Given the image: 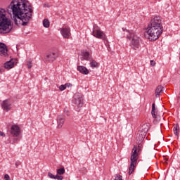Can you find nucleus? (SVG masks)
<instances>
[{
	"mask_svg": "<svg viewBox=\"0 0 180 180\" xmlns=\"http://www.w3.org/2000/svg\"><path fill=\"white\" fill-rule=\"evenodd\" d=\"M8 8L11 9L13 14L15 18L14 23L17 26H27L30 19H32V13L33 9L30 3L26 0H13L8 6Z\"/></svg>",
	"mask_w": 180,
	"mask_h": 180,
	"instance_id": "obj_1",
	"label": "nucleus"
},
{
	"mask_svg": "<svg viewBox=\"0 0 180 180\" xmlns=\"http://www.w3.org/2000/svg\"><path fill=\"white\" fill-rule=\"evenodd\" d=\"M164 32L162 18L160 15L153 16L146 28V36L150 41H155Z\"/></svg>",
	"mask_w": 180,
	"mask_h": 180,
	"instance_id": "obj_2",
	"label": "nucleus"
},
{
	"mask_svg": "<svg viewBox=\"0 0 180 180\" xmlns=\"http://www.w3.org/2000/svg\"><path fill=\"white\" fill-rule=\"evenodd\" d=\"M12 29H13V25L11 20L6 17V10L0 8V34L11 33Z\"/></svg>",
	"mask_w": 180,
	"mask_h": 180,
	"instance_id": "obj_3",
	"label": "nucleus"
},
{
	"mask_svg": "<svg viewBox=\"0 0 180 180\" xmlns=\"http://www.w3.org/2000/svg\"><path fill=\"white\" fill-rule=\"evenodd\" d=\"M143 147V144L141 143H138L137 146H134L131 150V154L130 157V165L129 167V175H131L133 172H134V169H136V167H137V160H139V155L141 153V148Z\"/></svg>",
	"mask_w": 180,
	"mask_h": 180,
	"instance_id": "obj_4",
	"label": "nucleus"
},
{
	"mask_svg": "<svg viewBox=\"0 0 180 180\" xmlns=\"http://www.w3.org/2000/svg\"><path fill=\"white\" fill-rule=\"evenodd\" d=\"M122 32H124V36H126V38L128 39V40H131L130 46L133 50H138V49H140V37L124 27H122Z\"/></svg>",
	"mask_w": 180,
	"mask_h": 180,
	"instance_id": "obj_5",
	"label": "nucleus"
},
{
	"mask_svg": "<svg viewBox=\"0 0 180 180\" xmlns=\"http://www.w3.org/2000/svg\"><path fill=\"white\" fill-rule=\"evenodd\" d=\"M11 134L13 136L9 138V143L10 144H14V143H16V141L19 140L18 138H16L20 134V128L19 126L13 125L11 128Z\"/></svg>",
	"mask_w": 180,
	"mask_h": 180,
	"instance_id": "obj_6",
	"label": "nucleus"
},
{
	"mask_svg": "<svg viewBox=\"0 0 180 180\" xmlns=\"http://www.w3.org/2000/svg\"><path fill=\"white\" fill-rule=\"evenodd\" d=\"M92 34L94 37H96V39H101L103 41L106 40V36L105 35V33L101 30L98 26H94L93 27Z\"/></svg>",
	"mask_w": 180,
	"mask_h": 180,
	"instance_id": "obj_7",
	"label": "nucleus"
},
{
	"mask_svg": "<svg viewBox=\"0 0 180 180\" xmlns=\"http://www.w3.org/2000/svg\"><path fill=\"white\" fill-rule=\"evenodd\" d=\"M73 103L77 105L79 108H82L84 105V96L79 93L75 95V99L73 100Z\"/></svg>",
	"mask_w": 180,
	"mask_h": 180,
	"instance_id": "obj_8",
	"label": "nucleus"
},
{
	"mask_svg": "<svg viewBox=\"0 0 180 180\" xmlns=\"http://www.w3.org/2000/svg\"><path fill=\"white\" fill-rule=\"evenodd\" d=\"M150 130V124H143L141 127V130L139 131V136H141L140 141H143L146 138V134H147V131Z\"/></svg>",
	"mask_w": 180,
	"mask_h": 180,
	"instance_id": "obj_9",
	"label": "nucleus"
},
{
	"mask_svg": "<svg viewBox=\"0 0 180 180\" xmlns=\"http://www.w3.org/2000/svg\"><path fill=\"white\" fill-rule=\"evenodd\" d=\"M1 109L5 112H9L12 109V101L6 99L1 103Z\"/></svg>",
	"mask_w": 180,
	"mask_h": 180,
	"instance_id": "obj_10",
	"label": "nucleus"
},
{
	"mask_svg": "<svg viewBox=\"0 0 180 180\" xmlns=\"http://www.w3.org/2000/svg\"><path fill=\"white\" fill-rule=\"evenodd\" d=\"M58 57V53L56 51H52L46 53L45 60L49 61V63H53Z\"/></svg>",
	"mask_w": 180,
	"mask_h": 180,
	"instance_id": "obj_11",
	"label": "nucleus"
},
{
	"mask_svg": "<svg viewBox=\"0 0 180 180\" xmlns=\"http://www.w3.org/2000/svg\"><path fill=\"white\" fill-rule=\"evenodd\" d=\"M18 64V58L11 59L4 64L5 70H12Z\"/></svg>",
	"mask_w": 180,
	"mask_h": 180,
	"instance_id": "obj_12",
	"label": "nucleus"
},
{
	"mask_svg": "<svg viewBox=\"0 0 180 180\" xmlns=\"http://www.w3.org/2000/svg\"><path fill=\"white\" fill-rule=\"evenodd\" d=\"M60 32L63 39H70L71 36V28H70V27H63L60 29Z\"/></svg>",
	"mask_w": 180,
	"mask_h": 180,
	"instance_id": "obj_13",
	"label": "nucleus"
},
{
	"mask_svg": "<svg viewBox=\"0 0 180 180\" xmlns=\"http://www.w3.org/2000/svg\"><path fill=\"white\" fill-rule=\"evenodd\" d=\"M0 56L1 57H8V46L2 42H0Z\"/></svg>",
	"mask_w": 180,
	"mask_h": 180,
	"instance_id": "obj_14",
	"label": "nucleus"
},
{
	"mask_svg": "<svg viewBox=\"0 0 180 180\" xmlns=\"http://www.w3.org/2000/svg\"><path fill=\"white\" fill-rule=\"evenodd\" d=\"M65 122V117H64V115L58 116L57 119L58 129H61V127H63V126L64 125Z\"/></svg>",
	"mask_w": 180,
	"mask_h": 180,
	"instance_id": "obj_15",
	"label": "nucleus"
},
{
	"mask_svg": "<svg viewBox=\"0 0 180 180\" xmlns=\"http://www.w3.org/2000/svg\"><path fill=\"white\" fill-rule=\"evenodd\" d=\"M77 71H79L81 74H84V75H88L89 74V70L85 66H77Z\"/></svg>",
	"mask_w": 180,
	"mask_h": 180,
	"instance_id": "obj_16",
	"label": "nucleus"
},
{
	"mask_svg": "<svg viewBox=\"0 0 180 180\" xmlns=\"http://www.w3.org/2000/svg\"><path fill=\"white\" fill-rule=\"evenodd\" d=\"M82 60H85L86 61H89L91 60V54L86 51H83L82 52Z\"/></svg>",
	"mask_w": 180,
	"mask_h": 180,
	"instance_id": "obj_17",
	"label": "nucleus"
},
{
	"mask_svg": "<svg viewBox=\"0 0 180 180\" xmlns=\"http://www.w3.org/2000/svg\"><path fill=\"white\" fill-rule=\"evenodd\" d=\"M164 92V86L159 85L157 86L155 91V95L156 98H158L161 94Z\"/></svg>",
	"mask_w": 180,
	"mask_h": 180,
	"instance_id": "obj_18",
	"label": "nucleus"
},
{
	"mask_svg": "<svg viewBox=\"0 0 180 180\" xmlns=\"http://www.w3.org/2000/svg\"><path fill=\"white\" fill-rule=\"evenodd\" d=\"M174 134L178 137L179 136V125L176 124L173 128Z\"/></svg>",
	"mask_w": 180,
	"mask_h": 180,
	"instance_id": "obj_19",
	"label": "nucleus"
},
{
	"mask_svg": "<svg viewBox=\"0 0 180 180\" xmlns=\"http://www.w3.org/2000/svg\"><path fill=\"white\" fill-rule=\"evenodd\" d=\"M151 115L154 119L157 118V114L155 113V103L152 104V111H151Z\"/></svg>",
	"mask_w": 180,
	"mask_h": 180,
	"instance_id": "obj_20",
	"label": "nucleus"
},
{
	"mask_svg": "<svg viewBox=\"0 0 180 180\" xmlns=\"http://www.w3.org/2000/svg\"><path fill=\"white\" fill-rule=\"evenodd\" d=\"M58 175H64L65 174V169L64 167H61L58 169L56 171Z\"/></svg>",
	"mask_w": 180,
	"mask_h": 180,
	"instance_id": "obj_21",
	"label": "nucleus"
},
{
	"mask_svg": "<svg viewBox=\"0 0 180 180\" xmlns=\"http://www.w3.org/2000/svg\"><path fill=\"white\" fill-rule=\"evenodd\" d=\"M43 26H44V27H50V21H49V20L48 19H44V20H43Z\"/></svg>",
	"mask_w": 180,
	"mask_h": 180,
	"instance_id": "obj_22",
	"label": "nucleus"
},
{
	"mask_svg": "<svg viewBox=\"0 0 180 180\" xmlns=\"http://www.w3.org/2000/svg\"><path fill=\"white\" fill-rule=\"evenodd\" d=\"M98 65H99V63H98V62L95 60H92L90 63V66L91 67V68H98Z\"/></svg>",
	"mask_w": 180,
	"mask_h": 180,
	"instance_id": "obj_23",
	"label": "nucleus"
},
{
	"mask_svg": "<svg viewBox=\"0 0 180 180\" xmlns=\"http://www.w3.org/2000/svg\"><path fill=\"white\" fill-rule=\"evenodd\" d=\"M48 176H49V178H51V179H56V176L53 175V174L51 173V172H49V173H48Z\"/></svg>",
	"mask_w": 180,
	"mask_h": 180,
	"instance_id": "obj_24",
	"label": "nucleus"
},
{
	"mask_svg": "<svg viewBox=\"0 0 180 180\" xmlns=\"http://www.w3.org/2000/svg\"><path fill=\"white\" fill-rule=\"evenodd\" d=\"M55 179L63 180V179H64V177H63V176H61V175L57 174L55 176Z\"/></svg>",
	"mask_w": 180,
	"mask_h": 180,
	"instance_id": "obj_25",
	"label": "nucleus"
},
{
	"mask_svg": "<svg viewBox=\"0 0 180 180\" xmlns=\"http://www.w3.org/2000/svg\"><path fill=\"white\" fill-rule=\"evenodd\" d=\"M64 113L66 115V116H70V111L68 110V108H64Z\"/></svg>",
	"mask_w": 180,
	"mask_h": 180,
	"instance_id": "obj_26",
	"label": "nucleus"
},
{
	"mask_svg": "<svg viewBox=\"0 0 180 180\" xmlns=\"http://www.w3.org/2000/svg\"><path fill=\"white\" fill-rule=\"evenodd\" d=\"M59 89L60 91H65V89H66L65 88V84H62L59 86Z\"/></svg>",
	"mask_w": 180,
	"mask_h": 180,
	"instance_id": "obj_27",
	"label": "nucleus"
},
{
	"mask_svg": "<svg viewBox=\"0 0 180 180\" xmlns=\"http://www.w3.org/2000/svg\"><path fill=\"white\" fill-rule=\"evenodd\" d=\"M115 180H123V177L121 175H117L115 177Z\"/></svg>",
	"mask_w": 180,
	"mask_h": 180,
	"instance_id": "obj_28",
	"label": "nucleus"
},
{
	"mask_svg": "<svg viewBox=\"0 0 180 180\" xmlns=\"http://www.w3.org/2000/svg\"><path fill=\"white\" fill-rule=\"evenodd\" d=\"M4 179L6 180H11V177L9 176V174H5L4 175Z\"/></svg>",
	"mask_w": 180,
	"mask_h": 180,
	"instance_id": "obj_29",
	"label": "nucleus"
},
{
	"mask_svg": "<svg viewBox=\"0 0 180 180\" xmlns=\"http://www.w3.org/2000/svg\"><path fill=\"white\" fill-rule=\"evenodd\" d=\"M65 86L66 89H67V88H70V86H71V83H66V84H65Z\"/></svg>",
	"mask_w": 180,
	"mask_h": 180,
	"instance_id": "obj_30",
	"label": "nucleus"
},
{
	"mask_svg": "<svg viewBox=\"0 0 180 180\" xmlns=\"http://www.w3.org/2000/svg\"><path fill=\"white\" fill-rule=\"evenodd\" d=\"M0 137H5V133H4L2 131H0Z\"/></svg>",
	"mask_w": 180,
	"mask_h": 180,
	"instance_id": "obj_31",
	"label": "nucleus"
},
{
	"mask_svg": "<svg viewBox=\"0 0 180 180\" xmlns=\"http://www.w3.org/2000/svg\"><path fill=\"white\" fill-rule=\"evenodd\" d=\"M44 8H50V5L49 4V3H46L44 4Z\"/></svg>",
	"mask_w": 180,
	"mask_h": 180,
	"instance_id": "obj_32",
	"label": "nucleus"
},
{
	"mask_svg": "<svg viewBox=\"0 0 180 180\" xmlns=\"http://www.w3.org/2000/svg\"><path fill=\"white\" fill-rule=\"evenodd\" d=\"M150 65H152V67H154V65H155V61L150 60Z\"/></svg>",
	"mask_w": 180,
	"mask_h": 180,
	"instance_id": "obj_33",
	"label": "nucleus"
},
{
	"mask_svg": "<svg viewBox=\"0 0 180 180\" xmlns=\"http://www.w3.org/2000/svg\"><path fill=\"white\" fill-rule=\"evenodd\" d=\"M5 72V69H4V68H1L0 67V74H2V72Z\"/></svg>",
	"mask_w": 180,
	"mask_h": 180,
	"instance_id": "obj_34",
	"label": "nucleus"
},
{
	"mask_svg": "<svg viewBox=\"0 0 180 180\" xmlns=\"http://www.w3.org/2000/svg\"><path fill=\"white\" fill-rule=\"evenodd\" d=\"M19 165H20V162H15V167H16V168H18Z\"/></svg>",
	"mask_w": 180,
	"mask_h": 180,
	"instance_id": "obj_35",
	"label": "nucleus"
},
{
	"mask_svg": "<svg viewBox=\"0 0 180 180\" xmlns=\"http://www.w3.org/2000/svg\"><path fill=\"white\" fill-rule=\"evenodd\" d=\"M27 65H28V68L30 69L32 68V63H29Z\"/></svg>",
	"mask_w": 180,
	"mask_h": 180,
	"instance_id": "obj_36",
	"label": "nucleus"
}]
</instances>
